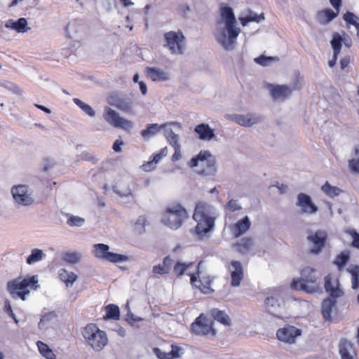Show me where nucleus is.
I'll use <instances>...</instances> for the list:
<instances>
[{"label": "nucleus", "mask_w": 359, "mask_h": 359, "mask_svg": "<svg viewBox=\"0 0 359 359\" xmlns=\"http://www.w3.org/2000/svg\"><path fill=\"white\" fill-rule=\"evenodd\" d=\"M81 29L82 26L80 25V21L75 20L67 25L66 32L69 37L74 38L76 34Z\"/></svg>", "instance_id": "nucleus-42"}, {"label": "nucleus", "mask_w": 359, "mask_h": 359, "mask_svg": "<svg viewBox=\"0 0 359 359\" xmlns=\"http://www.w3.org/2000/svg\"><path fill=\"white\" fill-rule=\"evenodd\" d=\"M343 39L341 36L338 33H334L331 41V44L335 55H338L340 53L341 48L342 46Z\"/></svg>", "instance_id": "nucleus-43"}, {"label": "nucleus", "mask_w": 359, "mask_h": 359, "mask_svg": "<svg viewBox=\"0 0 359 359\" xmlns=\"http://www.w3.org/2000/svg\"><path fill=\"white\" fill-rule=\"evenodd\" d=\"M191 330L197 335H206L212 331V327L207 318L201 314L191 324Z\"/></svg>", "instance_id": "nucleus-21"}, {"label": "nucleus", "mask_w": 359, "mask_h": 359, "mask_svg": "<svg viewBox=\"0 0 359 359\" xmlns=\"http://www.w3.org/2000/svg\"><path fill=\"white\" fill-rule=\"evenodd\" d=\"M339 353L341 359H355V353L353 344L346 339H341Z\"/></svg>", "instance_id": "nucleus-26"}, {"label": "nucleus", "mask_w": 359, "mask_h": 359, "mask_svg": "<svg viewBox=\"0 0 359 359\" xmlns=\"http://www.w3.org/2000/svg\"><path fill=\"white\" fill-rule=\"evenodd\" d=\"M210 314L215 320L221 323L224 325H230L231 319L225 313V311H220L217 309H213L211 310Z\"/></svg>", "instance_id": "nucleus-34"}, {"label": "nucleus", "mask_w": 359, "mask_h": 359, "mask_svg": "<svg viewBox=\"0 0 359 359\" xmlns=\"http://www.w3.org/2000/svg\"><path fill=\"white\" fill-rule=\"evenodd\" d=\"M283 298V291L281 289L270 290L264 300V309L272 315L277 316V311L280 308Z\"/></svg>", "instance_id": "nucleus-13"}, {"label": "nucleus", "mask_w": 359, "mask_h": 359, "mask_svg": "<svg viewBox=\"0 0 359 359\" xmlns=\"http://www.w3.org/2000/svg\"><path fill=\"white\" fill-rule=\"evenodd\" d=\"M339 11L334 12L331 8H326L318 12L316 20L320 25H326L333 20L338 15Z\"/></svg>", "instance_id": "nucleus-28"}, {"label": "nucleus", "mask_w": 359, "mask_h": 359, "mask_svg": "<svg viewBox=\"0 0 359 359\" xmlns=\"http://www.w3.org/2000/svg\"><path fill=\"white\" fill-rule=\"evenodd\" d=\"M302 334V330L294 326H287L279 329L276 332L278 340L288 344H293L297 337Z\"/></svg>", "instance_id": "nucleus-20"}, {"label": "nucleus", "mask_w": 359, "mask_h": 359, "mask_svg": "<svg viewBox=\"0 0 359 359\" xmlns=\"http://www.w3.org/2000/svg\"><path fill=\"white\" fill-rule=\"evenodd\" d=\"M4 312L10 317H11L16 325L18 324L19 320L15 314L13 313L10 301L6 300L4 302Z\"/></svg>", "instance_id": "nucleus-51"}, {"label": "nucleus", "mask_w": 359, "mask_h": 359, "mask_svg": "<svg viewBox=\"0 0 359 359\" xmlns=\"http://www.w3.org/2000/svg\"><path fill=\"white\" fill-rule=\"evenodd\" d=\"M123 144V141L121 140H116L113 144V149L116 152H120L121 151V146Z\"/></svg>", "instance_id": "nucleus-62"}, {"label": "nucleus", "mask_w": 359, "mask_h": 359, "mask_svg": "<svg viewBox=\"0 0 359 359\" xmlns=\"http://www.w3.org/2000/svg\"><path fill=\"white\" fill-rule=\"evenodd\" d=\"M73 102L77 105L84 113L87 115L93 117L95 115V111L88 104L84 103L78 98H74Z\"/></svg>", "instance_id": "nucleus-44"}, {"label": "nucleus", "mask_w": 359, "mask_h": 359, "mask_svg": "<svg viewBox=\"0 0 359 359\" xmlns=\"http://www.w3.org/2000/svg\"><path fill=\"white\" fill-rule=\"evenodd\" d=\"M350 259V253L348 251H343L338 255L334 261V264L341 270Z\"/></svg>", "instance_id": "nucleus-40"}, {"label": "nucleus", "mask_w": 359, "mask_h": 359, "mask_svg": "<svg viewBox=\"0 0 359 359\" xmlns=\"http://www.w3.org/2000/svg\"><path fill=\"white\" fill-rule=\"evenodd\" d=\"M55 317L54 312L46 313L41 318L39 323L38 327L40 330H43L46 327V324L51 321Z\"/></svg>", "instance_id": "nucleus-49"}, {"label": "nucleus", "mask_w": 359, "mask_h": 359, "mask_svg": "<svg viewBox=\"0 0 359 359\" xmlns=\"http://www.w3.org/2000/svg\"><path fill=\"white\" fill-rule=\"evenodd\" d=\"M188 165L190 168H196V172L201 175L212 176L217 172L216 158L208 150L201 151L189 161Z\"/></svg>", "instance_id": "nucleus-4"}, {"label": "nucleus", "mask_w": 359, "mask_h": 359, "mask_svg": "<svg viewBox=\"0 0 359 359\" xmlns=\"http://www.w3.org/2000/svg\"><path fill=\"white\" fill-rule=\"evenodd\" d=\"M45 257L46 254L42 250L34 248L31 251V254L27 257L26 262L29 265H32L36 262L41 261Z\"/></svg>", "instance_id": "nucleus-36"}, {"label": "nucleus", "mask_w": 359, "mask_h": 359, "mask_svg": "<svg viewBox=\"0 0 359 359\" xmlns=\"http://www.w3.org/2000/svg\"><path fill=\"white\" fill-rule=\"evenodd\" d=\"M330 2L336 11H339L342 4V0H330Z\"/></svg>", "instance_id": "nucleus-63"}, {"label": "nucleus", "mask_w": 359, "mask_h": 359, "mask_svg": "<svg viewBox=\"0 0 359 359\" xmlns=\"http://www.w3.org/2000/svg\"><path fill=\"white\" fill-rule=\"evenodd\" d=\"M182 348L177 346H172V350L168 353L170 356H168L167 359H173L180 357V351Z\"/></svg>", "instance_id": "nucleus-56"}, {"label": "nucleus", "mask_w": 359, "mask_h": 359, "mask_svg": "<svg viewBox=\"0 0 359 359\" xmlns=\"http://www.w3.org/2000/svg\"><path fill=\"white\" fill-rule=\"evenodd\" d=\"M336 301L332 299H326L322 303V315L326 321L332 320L331 313L336 306Z\"/></svg>", "instance_id": "nucleus-31"}, {"label": "nucleus", "mask_w": 359, "mask_h": 359, "mask_svg": "<svg viewBox=\"0 0 359 359\" xmlns=\"http://www.w3.org/2000/svg\"><path fill=\"white\" fill-rule=\"evenodd\" d=\"M193 218L197 222L196 234L203 236L214 227L216 218L215 209L208 203L199 202L196 206Z\"/></svg>", "instance_id": "nucleus-2"}, {"label": "nucleus", "mask_w": 359, "mask_h": 359, "mask_svg": "<svg viewBox=\"0 0 359 359\" xmlns=\"http://www.w3.org/2000/svg\"><path fill=\"white\" fill-rule=\"evenodd\" d=\"M348 232L353 239L352 243H351L352 246L353 248L359 249V233H358L354 229L350 230Z\"/></svg>", "instance_id": "nucleus-55"}, {"label": "nucleus", "mask_w": 359, "mask_h": 359, "mask_svg": "<svg viewBox=\"0 0 359 359\" xmlns=\"http://www.w3.org/2000/svg\"><path fill=\"white\" fill-rule=\"evenodd\" d=\"M319 276L314 268L307 266L302 269L301 278L293 280L291 286L292 288L304 290L309 293H314L318 291L319 284L317 280Z\"/></svg>", "instance_id": "nucleus-5"}, {"label": "nucleus", "mask_w": 359, "mask_h": 359, "mask_svg": "<svg viewBox=\"0 0 359 359\" xmlns=\"http://www.w3.org/2000/svg\"><path fill=\"white\" fill-rule=\"evenodd\" d=\"M344 20L348 25L355 27L359 23V18L353 13L347 11L343 15Z\"/></svg>", "instance_id": "nucleus-48"}, {"label": "nucleus", "mask_w": 359, "mask_h": 359, "mask_svg": "<svg viewBox=\"0 0 359 359\" xmlns=\"http://www.w3.org/2000/svg\"><path fill=\"white\" fill-rule=\"evenodd\" d=\"M321 190L329 197L334 198L339 196L341 192L337 187L332 186L329 182H326L321 187Z\"/></svg>", "instance_id": "nucleus-38"}, {"label": "nucleus", "mask_w": 359, "mask_h": 359, "mask_svg": "<svg viewBox=\"0 0 359 359\" xmlns=\"http://www.w3.org/2000/svg\"><path fill=\"white\" fill-rule=\"evenodd\" d=\"M324 287L326 292L332 299L339 298L344 295V291L340 287L339 279L332 274H328L325 277Z\"/></svg>", "instance_id": "nucleus-18"}, {"label": "nucleus", "mask_w": 359, "mask_h": 359, "mask_svg": "<svg viewBox=\"0 0 359 359\" xmlns=\"http://www.w3.org/2000/svg\"><path fill=\"white\" fill-rule=\"evenodd\" d=\"M347 271L351 275V287L357 290L359 287V266H350Z\"/></svg>", "instance_id": "nucleus-37"}, {"label": "nucleus", "mask_w": 359, "mask_h": 359, "mask_svg": "<svg viewBox=\"0 0 359 359\" xmlns=\"http://www.w3.org/2000/svg\"><path fill=\"white\" fill-rule=\"evenodd\" d=\"M165 125L159 126L157 123L149 124L146 129L141 131V135L144 140H149L157 134Z\"/></svg>", "instance_id": "nucleus-33"}, {"label": "nucleus", "mask_w": 359, "mask_h": 359, "mask_svg": "<svg viewBox=\"0 0 359 359\" xmlns=\"http://www.w3.org/2000/svg\"><path fill=\"white\" fill-rule=\"evenodd\" d=\"M192 265L193 263L191 262L186 264L182 262H177L173 266V272L177 276H182Z\"/></svg>", "instance_id": "nucleus-45"}, {"label": "nucleus", "mask_w": 359, "mask_h": 359, "mask_svg": "<svg viewBox=\"0 0 359 359\" xmlns=\"http://www.w3.org/2000/svg\"><path fill=\"white\" fill-rule=\"evenodd\" d=\"M174 154L172 156V161H177L182 158L181 147L174 148Z\"/></svg>", "instance_id": "nucleus-60"}, {"label": "nucleus", "mask_w": 359, "mask_h": 359, "mask_svg": "<svg viewBox=\"0 0 359 359\" xmlns=\"http://www.w3.org/2000/svg\"><path fill=\"white\" fill-rule=\"evenodd\" d=\"M296 205L300 208L302 214L313 215L318 210V206L313 203L311 198L304 193L297 195Z\"/></svg>", "instance_id": "nucleus-19"}, {"label": "nucleus", "mask_w": 359, "mask_h": 359, "mask_svg": "<svg viewBox=\"0 0 359 359\" xmlns=\"http://www.w3.org/2000/svg\"><path fill=\"white\" fill-rule=\"evenodd\" d=\"M225 208L230 211L234 212L242 209L241 205L237 200L231 199L225 205Z\"/></svg>", "instance_id": "nucleus-53"}, {"label": "nucleus", "mask_w": 359, "mask_h": 359, "mask_svg": "<svg viewBox=\"0 0 359 359\" xmlns=\"http://www.w3.org/2000/svg\"><path fill=\"white\" fill-rule=\"evenodd\" d=\"M113 190L120 197H128L133 196L132 191L129 187H127L124 189H121L118 187L115 186L114 187Z\"/></svg>", "instance_id": "nucleus-54"}, {"label": "nucleus", "mask_w": 359, "mask_h": 359, "mask_svg": "<svg viewBox=\"0 0 359 359\" xmlns=\"http://www.w3.org/2000/svg\"><path fill=\"white\" fill-rule=\"evenodd\" d=\"M250 226L251 222L250 218L248 216H245L244 218L239 219L236 223H235L231 227V231L234 237L238 238L245 233L250 229Z\"/></svg>", "instance_id": "nucleus-24"}, {"label": "nucleus", "mask_w": 359, "mask_h": 359, "mask_svg": "<svg viewBox=\"0 0 359 359\" xmlns=\"http://www.w3.org/2000/svg\"><path fill=\"white\" fill-rule=\"evenodd\" d=\"M152 272L161 275H165L169 273L168 268H165L162 264L154 266L152 269Z\"/></svg>", "instance_id": "nucleus-57"}, {"label": "nucleus", "mask_w": 359, "mask_h": 359, "mask_svg": "<svg viewBox=\"0 0 359 359\" xmlns=\"http://www.w3.org/2000/svg\"><path fill=\"white\" fill-rule=\"evenodd\" d=\"M194 133L198 138L203 141H210L215 137L214 129L211 128L208 123H200L194 128Z\"/></svg>", "instance_id": "nucleus-23"}, {"label": "nucleus", "mask_w": 359, "mask_h": 359, "mask_svg": "<svg viewBox=\"0 0 359 359\" xmlns=\"http://www.w3.org/2000/svg\"><path fill=\"white\" fill-rule=\"evenodd\" d=\"M81 259V255L77 252H67L63 255V260L69 264H74Z\"/></svg>", "instance_id": "nucleus-47"}, {"label": "nucleus", "mask_w": 359, "mask_h": 359, "mask_svg": "<svg viewBox=\"0 0 359 359\" xmlns=\"http://www.w3.org/2000/svg\"><path fill=\"white\" fill-rule=\"evenodd\" d=\"M27 20L24 18H20L17 21L8 20L5 24L6 28L14 29L20 33H24L27 31Z\"/></svg>", "instance_id": "nucleus-30"}, {"label": "nucleus", "mask_w": 359, "mask_h": 359, "mask_svg": "<svg viewBox=\"0 0 359 359\" xmlns=\"http://www.w3.org/2000/svg\"><path fill=\"white\" fill-rule=\"evenodd\" d=\"M229 270L231 272V285L233 287L239 286L243 278V269L241 263L238 261H232Z\"/></svg>", "instance_id": "nucleus-22"}, {"label": "nucleus", "mask_w": 359, "mask_h": 359, "mask_svg": "<svg viewBox=\"0 0 359 359\" xmlns=\"http://www.w3.org/2000/svg\"><path fill=\"white\" fill-rule=\"evenodd\" d=\"M15 204L20 206H29L34 203V199L31 189L25 184L12 187L11 190Z\"/></svg>", "instance_id": "nucleus-9"}, {"label": "nucleus", "mask_w": 359, "mask_h": 359, "mask_svg": "<svg viewBox=\"0 0 359 359\" xmlns=\"http://www.w3.org/2000/svg\"><path fill=\"white\" fill-rule=\"evenodd\" d=\"M107 318L117 320L119 318V308L114 304H109L106 307Z\"/></svg>", "instance_id": "nucleus-46"}, {"label": "nucleus", "mask_w": 359, "mask_h": 359, "mask_svg": "<svg viewBox=\"0 0 359 359\" xmlns=\"http://www.w3.org/2000/svg\"><path fill=\"white\" fill-rule=\"evenodd\" d=\"M350 60L348 57H344L340 60L341 68L345 69L349 64Z\"/></svg>", "instance_id": "nucleus-64"}, {"label": "nucleus", "mask_w": 359, "mask_h": 359, "mask_svg": "<svg viewBox=\"0 0 359 359\" xmlns=\"http://www.w3.org/2000/svg\"><path fill=\"white\" fill-rule=\"evenodd\" d=\"M354 157L349 159L348 166L351 172L359 174V144L353 149Z\"/></svg>", "instance_id": "nucleus-35"}, {"label": "nucleus", "mask_w": 359, "mask_h": 359, "mask_svg": "<svg viewBox=\"0 0 359 359\" xmlns=\"http://www.w3.org/2000/svg\"><path fill=\"white\" fill-rule=\"evenodd\" d=\"M103 118L114 128L128 131L133 127V123L131 121L121 116L118 112L108 107L104 108Z\"/></svg>", "instance_id": "nucleus-11"}, {"label": "nucleus", "mask_w": 359, "mask_h": 359, "mask_svg": "<svg viewBox=\"0 0 359 359\" xmlns=\"http://www.w3.org/2000/svg\"><path fill=\"white\" fill-rule=\"evenodd\" d=\"M201 265L202 262H200L196 266V273H187V275L190 276L191 284L193 286L198 287L203 293L209 294L213 291L210 287L212 280L210 276L201 274L199 270Z\"/></svg>", "instance_id": "nucleus-12"}, {"label": "nucleus", "mask_w": 359, "mask_h": 359, "mask_svg": "<svg viewBox=\"0 0 359 359\" xmlns=\"http://www.w3.org/2000/svg\"><path fill=\"white\" fill-rule=\"evenodd\" d=\"M264 20H265V18H264V13L257 14V13H255L251 10H248L245 16H242V17L239 18L241 24L243 27L246 26L250 22L259 23L261 22L264 21Z\"/></svg>", "instance_id": "nucleus-29"}, {"label": "nucleus", "mask_w": 359, "mask_h": 359, "mask_svg": "<svg viewBox=\"0 0 359 359\" xmlns=\"http://www.w3.org/2000/svg\"><path fill=\"white\" fill-rule=\"evenodd\" d=\"M108 103L116 107L117 109L125 111L130 112L133 106V101L130 98L118 94V93H114L111 94L108 97Z\"/></svg>", "instance_id": "nucleus-17"}, {"label": "nucleus", "mask_w": 359, "mask_h": 359, "mask_svg": "<svg viewBox=\"0 0 359 359\" xmlns=\"http://www.w3.org/2000/svg\"><path fill=\"white\" fill-rule=\"evenodd\" d=\"M254 241L252 238L245 237L241 239L232 245L233 249L241 255H245L252 249Z\"/></svg>", "instance_id": "nucleus-25"}, {"label": "nucleus", "mask_w": 359, "mask_h": 359, "mask_svg": "<svg viewBox=\"0 0 359 359\" xmlns=\"http://www.w3.org/2000/svg\"><path fill=\"white\" fill-rule=\"evenodd\" d=\"M40 353L46 359H53L55 354L48 346L41 341L36 342Z\"/></svg>", "instance_id": "nucleus-41"}, {"label": "nucleus", "mask_w": 359, "mask_h": 359, "mask_svg": "<svg viewBox=\"0 0 359 359\" xmlns=\"http://www.w3.org/2000/svg\"><path fill=\"white\" fill-rule=\"evenodd\" d=\"M327 238V232L324 230H318L315 233H310L307 239L309 243L313 244V248L310 250V252L313 255L319 254L325 247Z\"/></svg>", "instance_id": "nucleus-15"}, {"label": "nucleus", "mask_w": 359, "mask_h": 359, "mask_svg": "<svg viewBox=\"0 0 359 359\" xmlns=\"http://www.w3.org/2000/svg\"><path fill=\"white\" fill-rule=\"evenodd\" d=\"M165 136L167 141L173 149L181 147V145L179 143V135L175 134L171 129H168L165 131Z\"/></svg>", "instance_id": "nucleus-39"}, {"label": "nucleus", "mask_w": 359, "mask_h": 359, "mask_svg": "<svg viewBox=\"0 0 359 359\" xmlns=\"http://www.w3.org/2000/svg\"><path fill=\"white\" fill-rule=\"evenodd\" d=\"M165 268H168V271L170 272L172 264V260L170 258V257H165L163 260V263L161 264Z\"/></svg>", "instance_id": "nucleus-61"}, {"label": "nucleus", "mask_w": 359, "mask_h": 359, "mask_svg": "<svg viewBox=\"0 0 359 359\" xmlns=\"http://www.w3.org/2000/svg\"><path fill=\"white\" fill-rule=\"evenodd\" d=\"M147 76L153 81H165L170 79L169 74L162 69L147 67Z\"/></svg>", "instance_id": "nucleus-27"}, {"label": "nucleus", "mask_w": 359, "mask_h": 359, "mask_svg": "<svg viewBox=\"0 0 359 359\" xmlns=\"http://www.w3.org/2000/svg\"><path fill=\"white\" fill-rule=\"evenodd\" d=\"M59 277L65 283L67 287H72L78 278L77 275L74 272L68 271L65 269H61L59 271Z\"/></svg>", "instance_id": "nucleus-32"}, {"label": "nucleus", "mask_w": 359, "mask_h": 359, "mask_svg": "<svg viewBox=\"0 0 359 359\" xmlns=\"http://www.w3.org/2000/svg\"><path fill=\"white\" fill-rule=\"evenodd\" d=\"M38 282L36 275L27 276L23 279L18 278L9 281L7 283V289L13 297H19L25 301L26 295L30 292L29 288L36 290L39 287Z\"/></svg>", "instance_id": "nucleus-3"}, {"label": "nucleus", "mask_w": 359, "mask_h": 359, "mask_svg": "<svg viewBox=\"0 0 359 359\" xmlns=\"http://www.w3.org/2000/svg\"><path fill=\"white\" fill-rule=\"evenodd\" d=\"M147 222V219L144 216H140L135 222V230L139 233L144 232V226Z\"/></svg>", "instance_id": "nucleus-52"}, {"label": "nucleus", "mask_w": 359, "mask_h": 359, "mask_svg": "<svg viewBox=\"0 0 359 359\" xmlns=\"http://www.w3.org/2000/svg\"><path fill=\"white\" fill-rule=\"evenodd\" d=\"M300 79H297L296 81L292 86L276 85L271 88V94L274 100H284L289 97L294 90L302 88Z\"/></svg>", "instance_id": "nucleus-14"}, {"label": "nucleus", "mask_w": 359, "mask_h": 359, "mask_svg": "<svg viewBox=\"0 0 359 359\" xmlns=\"http://www.w3.org/2000/svg\"><path fill=\"white\" fill-rule=\"evenodd\" d=\"M94 255L100 259L111 263H121L128 262L129 257L124 255L109 252V246L103 243H97L93 245Z\"/></svg>", "instance_id": "nucleus-10"}, {"label": "nucleus", "mask_w": 359, "mask_h": 359, "mask_svg": "<svg viewBox=\"0 0 359 359\" xmlns=\"http://www.w3.org/2000/svg\"><path fill=\"white\" fill-rule=\"evenodd\" d=\"M156 164L152 160L147 161L142 165V169L146 172L151 171L156 168Z\"/></svg>", "instance_id": "nucleus-59"}, {"label": "nucleus", "mask_w": 359, "mask_h": 359, "mask_svg": "<svg viewBox=\"0 0 359 359\" xmlns=\"http://www.w3.org/2000/svg\"><path fill=\"white\" fill-rule=\"evenodd\" d=\"M187 218L186 210L180 205H174L168 208L161 219L163 224L172 229H177Z\"/></svg>", "instance_id": "nucleus-8"}, {"label": "nucleus", "mask_w": 359, "mask_h": 359, "mask_svg": "<svg viewBox=\"0 0 359 359\" xmlns=\"http://www.w3.org/2000/svg\"><path fill=\"white\" fill-rule=\"evenodd\" d=\"M163 46L169 50L170 54L176 55L184 54L187 42L186 38L181 31L165 32L163 34Z\"/></svg>", "instance_id": "nucleus-7"}, {"label": "nucleus", "mask_w": 359, "mask_h": 359, "mask_svg": "<svg viewBox=\"0 0 359 359\" xmlns=\"http://www.w3.org/2000/svg\"><path fill=\"white\" fill-rule=\"evenodd\" d=\"M84 219L78 216L71 215L67 219V224L71 226H81L84 224Z\"/></svg>", "instance_id": "nucleus-50"}, {"label": "nucleus", "mask_w": 359, "mask_h": 359, "mask_svg": "<svg viewBox=\"0 0 359 359\" xmlns=\"http://www.w3.org/2000/svg\"><path fill=\"white\" fill-rule=\"evenodd\" d=\"M216 24L215 39L217 43L226 50L235 49L241 30L237 26L233 8L228 6H221Z\"/></svg>", "instance_id": "nucleus-1"}, {"label": "nucleus", "mask_w": 359, "mask_h": 359, "mask_svg": "<svg viewBox=\"0 0 359 359\" xmlns=\"http://www.w3.org/2000/svg\"><path fill=\"white\" fill-rule=\"evenodd\" d=\"M228 117L230 120L243 127H251L262 121L261 116L254 113L231 114Z\"/></svg>", "instance_id": "nucleus-16"}, {"label": "nucleus", "mask_w": 359, "mask_h": 359, "mask_svg": "<svg viewBox=\"0 0 359 359\" xmlns=\"http://www.w3.org/2000/svg\"><path fill=\"white\" fill-rule=\"evenodd\" d=\"M82 335L95 351H102L108 343L105 332L100 330L96 325H87L82 331Z\"/></svg>", "instance_id": "nucleus-6"}, {"label": "nucleus", "mask_w": 359, "mask_h": 359, "mask_svg": "<svg viewBox=\"0 0 359 359\" xmlns=\"http://www.w3.org/2000/svg\"><path fill=\"white\" fill-rule=\"evenodd\" d=\"M273 60V57H265V56H260L258 57H256L255 59V62L257 64L261 65L262 66H266L268 65L269 62Z\"/></svg>", "instance_id": "nucleus-58"}]
</instances>
